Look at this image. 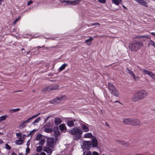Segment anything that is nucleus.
Segmentation results:
<instances>
[{
	"instance_id": "864d4df0",
	"label": "nucleus",
	"mask_w": 155,
	"mask_h": 155,
	"mask_svg": "<svg viewBox=\"0 0 155 155\" xmlns=\"http://www.w3.org/2000/svg\"><path fill=\"white\" fill-rule=\"evenodd\" d=\"M35 132V130H32V131H31V132H30L29 133V134H28V136H29V135H31V134H32V133L33 132Z\"/></svg>"
},
{
	"instance_id": "dca6fc26",
	"label": "nucleus",
	"mask_w": 155,
	"mask_h": 155,
	"mask_svg": "<svg viewBox=\"0 0 155 155\" xmlns=\"http://www.w3.org/2000/svg\"><path fill=\"white\" fill-rule=\"evenodd\" d=\"M132 101L134 102L139 101L140 99L137 96V93H135L134 94L131 98Z\"/></svg>"
},
{
	"instance_id": "e2e57ef3",
	"label": "nucleus",
	"mask_w": 155,
	"mask_h": 155,
	"mask_svg": "<svg viewBox=\"0 0 155 155\" xmlns=\"http://www.w3.org/2000/svg\"><path fill=\"white\" fill-rule=\"evenodd\" d=\"M44 45H43V46H41V47L38 46V47H38V48H44Z\"/></svg>"
},
{
	"instance_id": "c9c22d12",
	"label": "nucleus",
	"mask_w": 155,
	"mask_h": 155,
	"mask_svg": "<svg viewBox=\"0 0 155 155\" xmlns=\"http://www.w3.org/2000/svg\"><path fill=\"white\" fill-rule=\"evenodd\" d=\"M6 116H3L0 117V122L5 120L6 119Z\"/></svg>"
},
{
	"instance_id": "8fccbe9b",
	"label": "nucleus",
	"mask_w": 155,
	"mask_h": 155,
	"mask_svg": "<svg viewBox=\"0 0 155 155\" xmlns=\"http://www.w3.org/2000/svg\"><path fill=\"white\" fill-rule=\"evenodd\" d=\"M140 37L141 38H149V37L148 36H140Z\"/></svg>"
},
{
	"instance_id": "a211bd4d",
	"label": "nucleus",
	"mask_w": 155,
	"mask_h": 155,
	"mask_svg": "<svg viewBox=\"0 0 155 155\" xmlns=\"http://www.w3.org/2000/svg\"><path fill=\"white\" fill-rule=\"evenodd\" d=\"M116 141L117 143L120 144H122L124 146H129L128 143L127 142H125L124 141L120 140H116Z\"/></svg>"
},
{
	"instance_id": "9b49d317",
	"label": "nucleus",
	"mask_w": 155,
	"mask_h": 155,
	"mask_svg": "<svg viewBox=\"0 0 155 155\" xmlns=\"http://www.w3.org/2000/svg\"><path fill=\"white\" fill-rule=\"evenodd\" d=\"M79 0H77L76 1H70L69 0L66 1V3L64 4L65 5H75L77 4H78L79 3Z\"/></svg>"
},
{
	"instance_id": "6e6552de",
	"label": "nucleus",
	"mask_w": 155,
	"mask_h": 155,
	"mask_svg": "<svg viewBox=\"0 0 155 155\" xmlns=\"http://www.w3.org/2000/svg\"><path fill=\"white\" fill-rule=\"evenodd\" d=\"M140 96L142 100L145 98L148 95V94L147 92L144 90H142L139 91Z\"/></svg>"
},
{
	"instance_id": "6ab92c4d",
	"label": "nucleus",
	"mask_w": 155,
	"mask_h": 155,
	"mask_svg": "<svg viewBox=\"0 0 155 155\" xmlns=\"http://www.w3.org/2000/svg\"><path fill=\"white\" fill-rule=\"evenodd\" d=\"M139 4L147 6V3L143 0H135Z\"/></svg>"
},
{
	"instance_id": "774afa93",
	"label": "nucleus",
	"mask_w": 155,
	"mask_h": 155,
	"mask_svg": "<svg viewBox=\"0 0 155 155\" xmlns=\"http://www.w3.org/2000/svg\"><path fill=\"white\" fill-rule=\"evenodd\" d=\"M33 155H40V154L39 153H36L35 154H34Z\"/></svg>"
},
{
	"instance_id": "f257e3e1",
	"label": "nucleus",
	"mask_w": 155,
	"mask_h": 155,
	"mask_svg": "<svg viewBox=\"0 0 155 155\" xmlns=\"http://www.w3.org/2000/svg\"><path fill=\"white\" fill-rule=\"evenodd\" d=\"M68 132L69 133L73 135V138L76 140H78L81 137L83 133V131L76 127H74Z\"/></svg>"
},
{
	"instance_id": "0e129e2a",
	"label": "nucleus",
	"mask_w": 155,
	"mask_h": 155,
	"mask_svg": "<svg viewBox=\"0 0 155 155\" xmlns=\"http://www.w3.org/2000/svg\"><path fill=\"white\" fill-rule=\"evenodd\" d=\"M23 154L22 153H19V155H23Z\"/></svg>"
},
{
	"instance_id": "473e14b6",
	"label": "nucleus",
	"mask_w": 155,
	"mask_h": 155,
	"mask_svg": "<svg viewBox=\"0 0 155 155\" xmlns=\"http://www.w3.org/2000/svg\"><path fill=\"white\" fill-rule=\"evenodd\" d=\"M20 110V109L17 108L16 109H12L10 110L9 111L11 113H13V112H16L17 111H19Z\"/></svg>"
},
{
	"instance_id": "de8ad7c7",
	"label": "nucleus",
	"mask_w": 155,
	"mask_h": 155,
	"mask_svg": "<svg viewBox=\"0 0 155 155\" xmlns=\"http://www.w3.org/2000/svg\"><path fill=\"white\" fill-rule=\"evenodd\" d=\"M16 135L17 137H21V134L20 133H16Z\"/></svg>"
},
{
	"instance_id": "f3484780",
	"label": "nucleus",
	"mask_w": 155,
	"mask_h": 155,
	"mask_svg": "<svg viewBox=\"0 0 155 155\" xmlns=\"http://www.w3.org/2000/svg\"><path fill=\"white\" fill-rule=\"evenodd\" d=\"M132 122V119L131 118H126L123 120V123L126 124L131 125Z\"/></svg>"
},
{
	"instance_id": "a18cd8bd",
	"label": "nucleus",
	"mask_w": 155,
	"mask_h": 155,
	"mask_svg": "<svg viewBox=\"0 0 155 155\" xmlns=\"http://www.w3.org/2000/svg\"><path fill=\"white\" fill-rule=\"evenodd\" d=\"M86 155H92V154L90 151H87L86 153Z\"/></svg>"
},
{
	"instance_id": "a19ab883",
	"label": "nucleus",
	"mask_w": 155,
	"mask_h": 155,
	"mask_svg": "<svg viewBox=\"0 0 155 155\" xmlns=\"http://www.w3.org/2000/svg\"><path fill=\"white\" fill-rule=\"evenodd\" d=\"M98 1L101 3H104L106 2V0H98Z\"/></svg>"
},
{
	"instance_id": "ddd939ff",
	"label": "nucleus",
	"mask_w": 155,
	"mask_h": 155,
	"mask_svg": "<svg viewBox=\"0 0 155 155\" xmlns=\"http://www.w3.org/2000/svg\"><path fill=\"white\" fill-rule=\"evenodd\" d=\"M62 100V98L61 97H56V98L50 100L49 101V103L50 104H57L59 103L60 101Z\"/></svg>"
},
{
	"instance_id": "338daca9",
	"label": "nucleus",
	"mask_w": 155,
	"mask_h": 155,
	"mask_svg": "<svg viewBox=\"0 0 155 155\" xmlns=\"http://www.w3.org/2000/svg\"><path fill=\"white\" fill-rule=\"evenodd\" d=\"M50 125L49 124H48V123H47L46 124V126H48V127H49L50 126Z\"/></svg>"
},
{
	"instance_id": "3c124183",
	"label": "nucleus",
	"mask_w": 155,
	"mask_h": 155,
	"mask_svg": "<svg viewBox=\"0 0 155 155\" xmlns=\"http://www.w3.org/2000/svg\"><path fill=\"white\" fill-rule=\"evenodd\" d=\"M34 118H35V117H34V116H32V117H30L29 118H28V119L29 120V121L31 120L32 119H33Z\"/></svg>"
},
{
	"instance_id": "4c0bfd02",
	"label": "nucleus",
	"mask_w": 155,
	"mask_h": 155,
	"mask_svg": "<svg viewBox=\"0 0 155 155\" xmlns=\"http://www.w3.org/2000/svg\"><path fill=\"white\" fill-rule=\"evenodd\" d=\"M5 146L6 148L7 149L10 150L11 148V147L7 143L5 144Z\"/></svg>"
},
{
	"instance_id": "13d9d810",
	"label": "nucleus",
	"mask_w": 155,
	"mask_h": 155,
	"mask_svg": "<svg viewBox=\"0 0 155 155\" xmlns=\"http://www.w3.org/2000/svg\"><path fill=\"white\" fill-rule=\"evenodd\" d=\"M29 121V120H28V119L24 121V122L25 123V124H26Z\"/></svg>"
},
{
	"instance_id": "1a4fd4ad",
	"label": "nucleus",
	"mask_w": 155,
	"mask_h": 155,
	"mask_svg": "<svg viewBox=\"0 0 155 155\" xmlns=\"http://www.w3.org/2000/svg\"><path fill=\"white\" fill-rule=\"evenodd\" d=\"M48 145L50 147H53L54 143V140L53 138H48L47 140Z\"/></svg>"
},
{
	"instance_id": "5fc2aeb1",
	"label": "nucleus",
	"mask_w": 155,
	"mask_h": 155,
	"mask_svg": "<svg viewBox=\"0 0 155 155\" xmlns=\"http://www.w3.org/2000/svg\"><path fill=\"white\" fill-rule=\"evenodd\" d=\"M40 155H46V154L44 152H42L40 153Z\"/></svg>"
},
{
	"instance_id": "bf43d9fd",
	"label": "nucleus",
	"mask_w": 155,
	"mask_h": 155,
	"mask_svg": "<svg viewBox=\"0 0 155 155\" xmlns=\"http://www.w3.org/2000/svg\"><path fill=\"white\" fill-rule=\"evenodd\" d=\"M66 2V1H65V0H63V1H60V2L61 3H65Z\"/></svg>"
},
{
	"instance_id": "052dcab7",
	"label": "nucleus",
	"mask_w": 155,
	"mask_h": 155,
	"mask_svg": "<svg viewBox=\"0 0 155 155\" xmlns=\"http://www.w3.org/2000/svg\"><path fill=\"white\" fill-rule=\"evenodd\" d=\"M151 34L152 35L155 36V32H152Z\"/></svg>"
},
{
	"instance_id": "aec40b11",
	"label": "nucleus",
	"mask_w": 155,
	"mask_h": 155,
	"mask_svg": "<svg viewBox=\"0 0 155 155\" xmlns=\"http://www.w3.org/2000/svg\"><path fill=\"white\" fill-rule=\"evenodd\" d=\"M93 136L91 133H86L84 134V138H93Z\"/></svg>"
},
{
	"instance_id": "72a5a7b5",
	"label": "nucleus",
	"mask_w": 155,
	"mask_h": 155,
	"mask_svg": "<svg viewBox=\"0 0 155 155\" xmlns=\"http://www.w3.org/2000/svg\"><path fill=\"white\" fill-rule=\"evenodd\" d=\"M45 142V139H41L39 142V144L41 146H43Z\"/></svg>"
},
{
	"instance_id": "09e8293b",
	"label": "nucleus",
	"mask_w": 155,
	"mask_h": 155,
	"mask_svg": "<svg viewBox=\"0 0 155 155\" xmlns=\"http://www.w3.org/2000/svg\"><path fill=\"white\" fill-rule=\"evenodd\" d=\"M50 117V116H49L48 117L45 119V123H46L47 121L48 120L49 118Z\"/></svg>"
},
{
	"instance_id": "e433bc0d",
	"label": "nucleus",
	"mask_w": 155,
	"mask_h": 155,
	"mask_svg": "<svg viewBox=\"0 0 155 155\" xmlns=\"http://www.w3.org/2000/svg\"><path fill=\"white\" fill-rule=\"evenodd\" d=\"M20 18V17H18L13 22L14 25H15L19 20Z\"/></svg>"
},
{
	"instance_id": "bb28decb",
	"label": "nucleus",
	"mask_w": 155,
	"mask_h": 155,
	"mask_svg": "<svg viewBox=\"0 0 155 155\" xmlns=\"http://www.w3.org/2000/svg\"><path fill=\"white\" fill-rule=\"evenodd\" d=\"M59 127L61 131H62L66 129V127L65 125L64 124H61L59 126Z\"/></svg>"
},
{
	"instance_id": "393cba45",
	"label": "nucleus",
	"mask_w": 155,
	"mask_h": 155,
	"mask_svg": "<svg viewBox=\"0 0 155 155\" xmlns=\"http://www.w3.org/2000/svg\"><path fill=\"white\" fill-rule=\"evenodd\" d=\"M44 130L46 132L49 133L52 132L53 130L52 128L45 127L44 129Z\"/></svg>"
},
{
	"instance_id": "cd10ccee",
	"label": "nucleus",
	"mask_w": 155,
	"mask_h": 155,
	"mask_svg": "<svg viewBox=\"0 0 155 155\" xmlns=\"http://www.w3.org/2000/svg\"><path fill=\"white\" fill-rule=\"evenodd\" d=\"M67 64L65 63L62 65V66L59 68V70L61 71L63 70L67 65Z\"/></svg>"
},
{
	"instance_id": "f704fd0d",
	"label": "nucleus",
	"mask_w": 155,
	"mask_h": 155,
	"mask_svg": "<svg viewBox=\"0 0 155 155\" xmlns=\"http://www.w3.org/2000/svg\"><path fill=\"white\" fill-rule=\"evenodd\" d=\"M42 137V135L41 134H38L36 136V140H39Z\"/></svg>"
},
{
	"instance_id": "423d86ee",
	"label": "nucleus",
	"mask_w": 155,
	"mask_h": 155,
	"mask_svg": "<svg viewBox=\"0 0 155 155\" xmlns=\"http://www.w3.org/2000/svg\"><path fill=\"white\" fill-rule=\"evenodd\" d=\"M91 146L92 147L97 148L98 147V142L97 140L95 137H93L91 141Z\"/></svg>"
},
{
	"instance_id": "79ce46f5",
	"label": "nucleus",
	"mask_w": 155,
	"mask_h": 155,
	"mask_svg": "<svg viewBox=\"0 0 155 155\" xmlns=\"http://www.w3.org/2000/svg\"><path fill=\"white\" fill-rule=\"evenodd\" d=\"M26 152L27 154L29 153V152H30V150L29 148L27 147L26 149Z\"/></svg>"
},
{
	"instance_id": "f03ea898",
	"label": "nucleus",
	"mask_w": 155,
	"mask_h": 155,
	"mask_svg": "<svg viewBox=\"0 0 155 155\" xmlns=\"http://www.w3.org/2000/svg\"><path fill=\"white\" fill-rule=\"evenodd\" d=\"M108 88L109 92L112 94H114L116 97H118L119 93L117 90L116 89L114 86L111 83L108 84Z\"/></svg>"
},
{
	"instance_id": "49530a36",
	"label": "nucleus",
	"mask_w": 155,
	"mask_h": 155,
	"mask_svg": "<svg viewBox=\"0 0 155 155\" xmlns=\"http://www.w3.org/2000/svg\"><path fill=\"white\" fill-rule=\"evenodd\" d=\"M33 3V2L31 1H28L27 3L28 5H29L30 4Z\"/></svg>"
},
{
	"instance_id": "b1692460",
	"label": "nucleus",
	"mask_w": 155,
	"mask_h": 155,
	"mask_svg": "<svg viewBox=\"0 0 155 155\" xmlns=\"http://www.w3.org/2000/svg\"><path fill=\"white\" fill-rule=\"evenodd\" d=\"M61 120L60 118H56L54 120V122L56 125L60 124L61 122Z\"/></svg>"
},
{
	"instance_id": "6e6d98bb",
	"label": "nucleus",
	"mask_w": 155,
	"mask_h": 155,
	"mask_svg": "<svg viewBox=\"0 0 155 155\" xmlns=\"http://www.w3.org/2000/svg\"><path fill=\"white\" fill-rule=\"evenodd\" d=\"M21 52L22 53H25V49H21Z\"/></svg>"
},
{
	"instance_id": "4be33fe9",
	"label": "nucleus",
	"mask_w": 155,
	"mask_h": 155,
	"mask_svg": "<svg viewBox=\"0 0 155 155\" xmlns=\"http://www.w3.org/2000/svg\"><path fill=\"white\" fill-rule=\"evenodd\" d=\"M60 132L59 131V130L58 129V128H56L54 129V136L57 137L59 134Z\"/></svg>"
},
{
	"instance_id": "4d7b16f0",
	"label": "nucleus",
	"mask_w": 155,
	"mask_h": 155,
	"mask_svg": "<svg viewBox=\"0 0 155 155\" xmlns=\"http://www.w3.org/2000/svg\"><path fill=\"white\" fill-rule=\"evenodd\" d=\"M29 144H30V143H29V140H28L27 142V145L28 147L29 146Z\"/></svg>"
},
{
	"instance_id": "4468645a",
	"label": "nucleus",
	"mask_w": 155,
	"mask_h": 155,
	"mask_svg": "<svg viewBox=\"0 0 155 155\" xmlns=\"http://www.w3.org/2000/svg\"><path fill=\"white\" fill-rule=\"evenodd\" d=\"M43 150L47 153L48 155H51L52 152V150L48 147H44Z\"/></svg>"
},
{
	"instance_id": "39448f33",
	"label": "nucleus",
	"mask_w": 155,
	"mask_h": 155,
	"mask_svg": "<svg viewBox=\"0 0 155 155\" xmlns=\"http://www.w3.org/2000/svg\"><path fill=\"white\" fill-rule=\"evenodd\" d=\"M83 146L87 150H89L92 147L91 141H86L83 143Z\"/></svg>"
},
{
	"instance_id": "2f4dec72",
	"label": "nucleus",
	"mask_w": 155,
	"mask_h": 155,
	"mask_svg": "<svg viewBox=\"0 0 155 155\" xmlns=\"http://www.w3.org/2000/svg\"><path fill=\"white\" fill-rule=\"evenodd\" d=\"M23 141L21 139L19 140H16L15 142V143L17 145H20L22 143Z\"/></svg>"
},
{
	"instance_id": "c756f323",
	"label": "nucleus",
	"mask_w": 155,
	"mask_h": 155,
	"mask_svg": "<svg viewBox=\"0 0 155 155\" xmlns=\"http://www.w3.org/2000/svg\"><path fill=\"white\" fill-rule=\"evenodd\" d=\"M42 150V147L41 146H39L37 147L36 151L38 152H40Z\"/></svg>"
},
{
	"instance_id": "c03bdc74",
	"label": "nucleus",
	"mask_w": 155,
	"mask_h": 155,
	"mask_svg": "<svg viewBox=\"0 0 155 155\" xmlns=\"http://www.w3.org/2000/svg\"><path fill=\"white\" fill-rule=\"evenodd\" d=\"M93 155H99V153L96 151H93L92 152Z\"/></svg>"
},
{
	"instance_id": "7c9ffc66",
	"label": "nucleus",
	"mask_w": 155,
	"mask_h": 155,
	"mask_svg": "<svg viewBox=\"0 0 155 155\" xmlns=\"http://www.w3.org/2000/svg\"><path fill=\"white\" fill-rule=\"evenodd\" d=\"M41 120V118L40 117L36 119L33 123L32 124L34 125H36V124L38 123Z\"/></svg>"
},
{
	"instance_id": "9d476101",
	"label": "nucleus",
	"mask_w": 155,
	"mask_h": 155,
	"mask_svg": "<svg viewBox=\"0 0 155 155\" xmlns=\"http://www.w3.org/2000/svg\"><path fill=\"white\" fill-rule=\"evenodd\" d=\"M127 71L128 73L131 76L134 81H136L139 79V78L137 76H136L134 74L132 71H130L128 69H127Z\"/></svg>"
},
{
	"instance_id": "20e7f679",
	"label": "nucleus",
	"mask_w": 155,
	"mask_h": 155,
	"mask_svg": "<svg viewBox=\"0 0 155 155\" xmlns=\"http://www.w3.org/2000/svg\"><path fill=\"white\" fill-rule=\"evenodd\" d=\"M143 46L142 43L141 42H137L130 44L129 47L130 48H140Z\"/></svg>"
},
{
	"instance_id": "c85d7f7f",
	"label": "nucleus",
	"mask_w": 155,
	"mask_h": 155,
	"mask_svg": "<svg viewBox=\"0 0 155 155\" xmlns=\"http://www.w3.org/2000/svg\"><path fill=\"white\" fill-rule=\"evenodd\" d=\"M113 2L115 5H118L120 2H121V0H112Z\"/></svg>"
},
{
	"instance_id": "37998d69",
	"label": "nucleus",
	"mask_w": 155,
	"mask_h": 155,
	"mask_svg": "<svg viewBox=\"0 0 155 155\" xmlns=\"http://www.w3.org/2000/svg\"><path fill=\"white\" fill-rule=\"evenodd\" d=\"M150 44L151 45H153L154 47L155 48V43L154 42L152 41H151L150 42Z\"/></svg>"
},
{
	"instance_id": "58836bf2",
	"label": "nucleus",
	"mask_w": 155,
	"mask_h": 155,
	"mask_svg": "<svg viewBox=\"0 0 155 155\" xmlns=\"http://www.w3.org/2000/svg\"><path fill=\"white\" fill-rule=\"evenodd\" d=\"M100 25V24L98 22L92 23L91 24V25Z\"/></svg>"
},
{
	"instance_id": "2eb2a0df",
	"label": "nucleus",
	"mask_w": 155,
	"mask_h": 155,
	"mask_svg": "<svg viewBox=\"0 0 155 155\" xmlns=\"http://www.w3.org/2000/svg\"><path fill=\"white\" fill-rule=\"evenodd\" d=\"M140 124L141 122L139 120L135 119L132 120L131 125L134 126H139L140 125Z\"/></svg>"
},
{
	"instance_id": "0eeeda50",
	"label": "nucleus",
	"mask_w": 155,
	"mask_h": 155,
	"mask_svg": "<svg viewBox=\"0 0 155 155\" xmlns=\"http://www.w3.org/2000/svg\"><path fill=\"white\" fill-rule=\"evenodd\" d=\"M142 71L145 74L149 75L152 79H155V74L153 72L143 69Z\"/></svg>"
},
{
	"instance_id": "69168bd1",
	"label": "nucleus",
	"mask_w": 155,
	"mask_h": 155,
	"mask_svg": "<svg viewBox=\"0 0 155 155\" xmlns=\"http://www.w3.org/2000/svg\"><path fill=\"white\" fill-rule=\"evenodd\" d=\"M3 142L2 140H0V143H2Z\"/></svg>"
},
{
	"instance_id": "7ed1b4c3",
	"label": "nucleus",
	"mask_w": 155,
	"mask_h": 155,
	"mask_svg": "<svg viewBox=\"0 0 155 155\" xmlns=\"http://www.w3.org/2000/svg\"><path fill=\"white\" fill-rule=\"evenodd\" d=\"M59 88V86L57 84H51L48 87L43 89L42 91L43 92H45L47 91H51L53 90H56Z\"/></svg>"
},
{
	"instance_id": "ea45409f",
	"label": "nucleus",
	"mask_w": 155,
	"mask_h": 155,
	"mask_svg": "<svg viewBox=\"0 0 155 155\" xmlns=\"http://www.w3.org/2000/svg\"><path fill=\"white\" fill-rule=\"evenodd\" d=\"M137 93V96H138V97H139V99H140V100H141V97H140V93H139V91L137 92H136Z\"/></svg>"
},
{
	"instance_id": "a878e982",
	"label": "nucleus",
	"mask_w": 155,
	"mask_h": 155,
	"mask_svg": "<svg viewBox=\"0 0 155 155\" xmlns=\"http://www.w3.org/2000/svg\"><path fill=\"white\" fill-rule=\"evenodd\" d=\"M27 124H25V123L23 121L21 123L19 126V128L20 129H22L24 128L26 126Z\"/></svg>"
},
{
	"instance_id": "f8f14e48",
	"label": "nucleus",
	"mask_w": 155,
	"mask_h": 155,
	"mask_svg": "<svg viewBox=\"0 0 155 155\" xmlns=\"http://www.w3.org/2000/svg\"><path fill=\"white\" fill-rule=\"evenodd\" d=\"M71 118H69V120L67 121V125L70 127H72L74 126V122H75L77 121V120L74 119L73 120H71Z\"/></svg>"
},
{
	"instance_id": "603ef678",
	"label": "nucleus",
	"mask_w": 155,
	"mask_h": 155,
	"mask_svg": "<svg viewBox=\"0 0 155 155\" xmlns=\"http://www.w3.org/2000/svg\"><path fill=\"white\" fill-rule=\"evenodd\" d=\"M40 114H41V113H39L36 115H34L33 116H34L35 118L36 117H37V116H39Z\"/></svg>"
},
{
	"instance_id": "680f3d73",
	"label": "nucleus",
	"mask_w": 155,
	"mask_h": 155,
	"mask_svg": "<svg viewBox=\"0 0 155 155\" xmlns=\"http://www.w3.org/2000/svg\"><path fill=\"white\" fill-rule=\"evenodd\" d=\"M11 155H17L15 153H12Z\"/></svg>"
},
{
	"instance_id": "412c9836",
	"label": "nucleus",
	"mask_w": 155,
	"mask_h": 155,
	"mask_svg": "<svg viewBox=\"0 0 155 155\" xmlns=\"http://www.w3.org/2000/svg\"><path fill=\"white\" fill-rule=\"evenodd\" d=\"M82 129L84 132H87L89 131V128L88 127L84 124H82Z\"/></svg>"
},
{
	"instance_id": "5701e85b",
	"label": "nucleus",
	"mask_w": 155,
	"mask_h": 155,
	"mask_svg": "<svg viewBox=\"0 0 155 155\" xmlns=\"http://www.w3.org/2000/svg\"><path fill=\"white\" fill-rule=\"evenodd\" d=\"M93 39V38L92 37H90L89 38L86 40L85 41V42L87 45H90L91 43V42Z\"/></svg>"
}]
</instances>
